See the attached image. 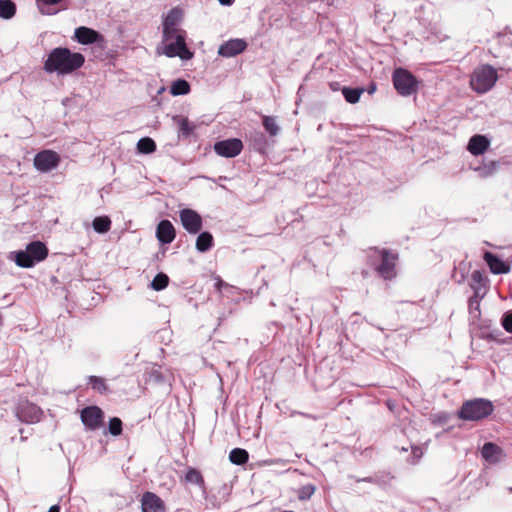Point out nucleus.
<instances>
[{
  "instance_id": "1",
  "label": "nucleus",
  "mask_w": 512,
  "mask_h": 512,
  "mask_svg": "<svg viewBox=\"0 0 512 512\" xmlns=\"http://www.w3.org/2000/svg\"><path fill=\"white\" fill-rule=\"evenodd\" d=\"M181 21V12L178 9H172L168 12L163 21V33L166 38L177 37V43H168L163 48V53L169 57H180L182 60H190L193 53L187 48L185 39L186 32L179 27Z\"/></svg>"
},
{
  "instance_id": "2",
  "label": "nucleus",
  "mask_w": 512,
  "mask_h": 512,
  "mask_svg": "<svg viewBox=\"0 0 512 512\" xmlns=\"http://www.w3.org/2000/svg\"><path fill=\"white\" fill-rule=\"evenodd\" d=\"M85 58L81 53L72 52L68 48H54L44 62V70L48 73L70 74L81 68Z\"/></svg>"
},
{
  "instance_id": "3",
  "label": "nucleus",
  "mask_w": 512,
  "mask_h": 512,
  "mask_svg": "<svg viewBox=\"0 0 512 512\" xmlns=\"http://www.w3.org/2000/svg\"><path fill=\"white\" fill-rule=\"evenodd\" d=\"M397 261L398 254L390 250L378 247L368 249V264L384 280H392L397 276Z\"/></svg>"
},
{
  "instance_id": "4",
  "label": "nucleus",
  "mask_w": 512,
  "mask_h": 512,
  "mask_svg": "<svg viewBox=\"0 0 512 512\" xmlns=\"http://www.w3.org/2000/svg\"><path fill=\"white\" fill-rule=\"evenodd\" d=\"M49 250L41 241L30 242L25 250L16 251L14 253V261L17 266L22 268H31L35 263L45 260Z\"/></svg>"
},
{
  "instance_id": "5",
  "label": "nucleus",
  "mask_w": 512,
  "mask_h": 512,
  "mask_svg": "<svg viewBox=\"0 0 512 512\" xmlns=\"http://www.w3.org/2000/svg\"><path fill=\"white\" fill-rule=\"evenodd\" d=\"M498 80L497 70L488 64L478 66L470 77V87L478 94L488 92Z\"/></svg>"
},
{
  "instance_id": "6",
  "label": "nucleus",
  "mask_w": 512,
  "mask_h": 512,
  "mask_svg": "<svg viewBox=\"0 0 512 512\" xmlns=\"http://www.w3.org/2000/svg\"><path fill=\"white\" fill-rule=\"evenodd\" d=\"M494 406L491 401L478 398L465 401L458 412L459 418L469 421H479L492 414Z\"/></svg>"
},
{
  "instance_id": "7",
  "label": "nucleus",
  "mask_w": 512,
  "mask_h": 512,
  "mask_svg": "<svg viewBox=\"0 0 512 512\" xmlns=\"http://www.w3.org/2000/svg\"><path fill=\"white\" fill-rule=\"evenodd\" d=\"M392 80L394 88L401 96H410L418 91V81L416 77L404 68L395 69Z\"/></svg>"
},
{
  "instance_id": "8",
  "label": "nucleus",
  "mask_w": 512,
  "mask_h": 512,
  "mask_svg": "<svg viewBox=\"0 0 512 512\" xmlns=\"http://www.w3.org/2000/svg\"><path fill=\"white\" fill-rule=\"evenodd\" d=\"M80 418L87 429L95 431L103 426L104 412L98 406H88L81 410Z\"/></svg>"
},
{
  "instance_id": "9",
  "label": "nucleus",
  "mask_w": 512,
  "mask_h": 512,
  "mask_svg": "<svg viewBox=\"0 0 512 512\" xmlns=\"http://www.w3.org/2000/svg\"><path fill=\"white\" fill-rule=\"evenodd\" d=\"M16 415L21 422L35 423L40 421L43 412L36 404L23 400L17 406Z\"/></svg>"
},
{
  "instance_id": "10",
  "label": "nucleus",
  "mask_w": 512,
  "mask_h": 512,
  "mask_svg": "<svg viewBox=\"0 0 512 512\" xmlns=\"http://www.w3.org/2000/svg\"><path fill=\"white\" fill-rule=\"evenodd\" d=\"M243 150V143L238 138H231L218 141L214 144V151L217 155L233 158L238 156Z\"/></svg>"
},
{
  "instance_id": "11",
  "label": "nucleus",
  "mask_w": 512,
  "mask_h": 512,
  "mask_svg": "<svg viewBox=\"0 0 512 512\" xmlns=\"http://www.w3.org/2000/svg\"><path fill=\"white\" fill-rule=\"evenodd\" d=\"M60 163V156L52 150H43L36 154L34 166L40 172H48Z\"/></svg>"
},
{
  "instance_id": "12",
  "label": "nucleus",
  "mask_w": 512,
  "mask_h": 512,
  "mask_svg": "<svg viewBox=\"0 0 512 512\" xmlns=\"http://www.w3.org/2000/svg\"><path fill=\"white\" fill-rule=\"evenodd\" d=\"M181 223L184 229L190 234H197L202 229V218L194 210L186 208L179 213Z\"/></svg>"
},
{
  "instance_id": "13",
  "label": "nucleus",
  "mask_w": 512,
  "mask_h": 512,
  "mask_svg": "<svg viewBox=\"0 0 512 512\" xmlns=\"http://www.w3.org/2000/svg\"><path fill=\"white\" fill-rule=\"evenodd\" d=\"M142 512H166L164 501L155 493L147 491L141 498Z\"/></svg>"
},
{
  "instance_id": "14",
  "label": "nucleus",
  "mask_w": 512,
  "mask_h": 512,
  "mask_svg": "<svg viewBox=\"0 0 512 512\" xmlns=\"http://www.w3.org/2000/svg\"><path fill=\"white\" fill-rule=\"evenodd\" d=\"M74 38L77 42L83 45H89L93 43L103 42L104 37L98 31L88 28L85 26H80L75 29Z\"/></svg>"
},
{
  "instance_id": "15",
  "label": "nucleus",
  "mask_w": 512,
  "mask_h": 512,
  "mask_svg": "<svg viewBox=\"0 0 512 512\" xmlns=\"http://www.w3.org/2000/svg\"><path fill=\"white\" fill-rule=\"evenodd\" d=\"M247 47L243 39H231L219 47L218 54L223 57H233L242 53Z\"/></svg>"
},
{
  "instance_id": "16",
  "label": "nucleus",
  "mask_w": 512,
  "mask_h": 512,
  "mask_svg": "<svg viewBox=\"0 0 512 512\" xmlns=\"http://www.w3.org/2000/svg\"><path fill=\"white\" fill-rule=\"evenodd\" d=\"M156 237L162 244L172 243L176 237V231L173 224L169 220L160 221L157 225Z\"/></svg>"
},
{
  "instance_id": "17",
  "label": "nucleus",
  "mask_w": 512,
  "mask_h": 512,
  "mask_svg": "<svg viewBox=\"0 0 512 512\" xmlns=\"http://www.w3.org/2000/svg\"><path fill=\"white\" fill-rule=\"evenodd\" d=\"M483 259L493 274H506L510 271V266L507 263L489 251L484 253Z\"/></svg>"
},
{
  "instance_id": "18",
  "label": "nucleus",
  "mask_w": 512,
  "mask_h": 512,
  "mask_svg": "<svg viewBox=\"0 0 512 512\" xmlns=\"http://www.w3.org/2000/svg\"><path fill=\"white\" fill-rule=\"evenodd\" d=\"M489 146V139L484 135L477 134L470 138L467 149L472 155L478 156L485 153Z\"/></svg>"
},
{
  "instance_id": "19",
  "label": "nucleus",
  "mask_w": 512,
  "mask_h": 512,
  "mask_svg": "<svg viewBox=\"0 0 512 512\" xmlns=\"http://www.w3.org/2000/svg\"><path fill=\"white\" fill-rule=\"evenodd\" d=\"M502 453L503 451L501 447L492 442L485 443L481 450L482 457L490 463L498 462L502 456Z\"/></svg>"
},
{
  "instance_id": "20",
  "label": "nucleus",
  "mask_w": 512,
  "mask_h": 512,
  "mask_svg": "<svg viewBox=\"0 0 512 512\" xmlns=\"http://www.w3.org/2000/svg\"><path fill=\"white\" fill-rule=\"evenodd\" d=\"M488 282V278L480 270H474L472 272L470 286L474 293H476V289H479V294L484 295Z\"/></svg>"
},
{
  "instance_id": "21",
  "label": "nucleus",
  "mask_w": 512,
  "mask_h": 512,
  "mask_svg": "<svg viewBox=\"0 0 512 512\" xmlns=\"http://www.w3.org/2000/svg\"><path fill=\"white\" fill-rule=\"evenodd\" d=\"M214 244L213 236L210 232H202L196 240V249L199 252H206L212 248Z\"/></svg>"
},
{
  "instance_id": "22",
  "label": "nucleus",
  "mask_w": 512,
  "mask_h": 512,
  "mask_svg": "<svg viewBox=\"0 0 512 512\" xmlns=\"http://www.w3.org/2000/svg\"><path fill=\"white\" fill-rule=\"evenodd\" d=\"M249 454L245 449L234 448L229 453V460L236 465H244L248 462Z\"/></svg>"
},
{
  "instance_id": "23",
  "label": "nucleus",
  "mask_w": 512,
  "mask_h": 512,
  "mask_svg": "<svg viewBox=\"0 0 512 512\" xmlns=\"http://www.w3.org/2000/svg\"><path fill=\"white\" fill-rule=\"evenodd\" d=\"M173 120L178 125L179 132L181 135L188 137L192 134L194 130V125L190 123L187 117L175 116Z\"/></svg>"
},
{
  "instance_id": "24",
  "label": "nucleus",
  "mask_w": 512,
  "mask_h": 512,
  "mask_svg": "<svg viewBox=\"0 0 512 512\" xmlns=\"http://www.w3.org/2000/svg\"><path fill=\"white\" fill-rule=\"evenodd\" d=\"M93 229L98 233H106L111 228V220L108 216H99L92 222Z\"/></svg>"
},
{
  "instance_id": "25",
  "label": "nucleus",
  "mask_w": 512,
  "mask_h": 512,
  "mask_svg": "<svg viewBox=\"0 0 512 512\" xmlns=\"http://www.w3.org/2000/svg\"><path fill=\"white\" fill-rule=\"evenodd\" d=\"M137 150L142 154H150L156 150V143L150 137H143L137 143Z\"/></svg>"
},
{
  "instance_id": "26",
  "label": "nucleus",
  "mask_w": 512,
  "mask_h": 512,
  "mask_svg": "<svg viewBox=\"0 0 512 512\" xmlns=\"http://www.w3.org/2000/svg\"><path fill=\"white\" fill-rule=\"evenodd\" d=\"M16 13V6L11 0H0V17L4 19L12 18Z\"/></svg>"
},
{
  "instance_id": "27",
  "label": "nucleus",
  "mask_w": 512,
  "mask_h": 512,
  "mask_svg": "<svg viewBox=\"0 0 512 512\" xmlns=\"http://www.w3.org/2000/svg\"><path fill=\"white\" fill-rule=\"evenodd\" d=\"M190 91V85L186 80L179 79L172 83L170 93L174 96L186 95Z\"/></svg>"
},
{
  "instance_id": "28",
  "label": "nucleus",
  "mask_w": 512,
  "mask_h": 512,
  "mask_svg": "<svg viewBox=\"0 0 512 512\" xmlns=\"http://www.w3.org/2000/svg\"><path fill=\"white\" fill-rule=\"evenodd\" d=\"M185 482L196 484L198 486H204V478L201 474V472L195 468H188L186 474H185Z\"/></svg>"
},
{
  "instance_id": "29",
  "label": "nucleus",
  "mask_w": 512,
  "mask_h": 512,
  "mask_svg": "<svg viewBox=\"0 0 512 512\" xmlns=\"http://www.w3.org/2000/svg\"><path fill=\"white\" fill-rule=\"evenodd\" d=\"M362 93H363V89H361V88L344 87L342 89V94H343L345 100L351 104L357 103L359 101Z\"/></svg>"
},
{
  "instance_id": "30",
  "label": "nucleus",
  "mask_w": 512,
  "mask_h": 512,
  "mask_svg": "<svg viewBox=\"0 0 512 512\" xmlns=\"http://www.w3.org/2000/svg\"><path fill=\"white\" fill-rule=\"evenodd\" d=\"M262 124L266 132L270 136H276L279 132V126L276 123V119L272 116H263Z\"/></svg>"
},
{
  "instance_id": "31",
  "label": "nucleus",
  "mask_w": 512,
  "mask_h": 512,
  "mask_svg": "<svg viewBox=\"0 0 512 512\" xmlns=\"http://www.w3.org/2000/svg\"><path fill=\"white\" fill-rule=\"evenodd\" d=\"M499 167V163L497 161H489L484 162L482 166L477 168V171L480 172L481 176L488 177L493 175Z\"/></svg>"
},
{
  "instance_id": "32",
  "label": "nucleus",
  "mask_w": 512,
  "mask_h": 512,
  "mask_svg": "<svg viewBox=\"0 0 512 512\" xmlns=\"http://www.w3.org/2000/svg\"><path fill=\"white\" fill-rule=\"evenodd\" d=\"M169 284V277L164 273H158L151 282V287L155 291L165 289Z\"/></svg>"
},
{
  "instance_id": "33",
  "label": "nucleus",
  "mask_w": 512,
  "mask_h": 512,
  "mask_svg": "<svg viewBox=\"0 0 512 512\" xmlns=\"http://www.w3.org/2000/svg\"><path fill=\"white\" fill-rule=\"evenodd\" d=\"M89 384L92 386V388L99 393H106L108 390L107 384L105 382V379L98 377V376H90Z\"/></svg>"
},
{
  "instance_id": "34",
  "label": "nucleus",
  "mask_w": 512,
  "mask_h": 512,
  "mask_svg": "<svg viewBox=\"0 0 512 512\" xmlns=\"http://www.w3.org/2000/svg\"><path fill=\"white\" fill-rule=\"evenodd\" d=\"M109 433L113 436H119L121 435L123 428H122V421L118 417H113L109 421Z\"/></svg>"
},
{
  "instance_id": "35",
  "label": "nucleus",
  "mask_w": 512,
  "mask_h": 512,
  "mask_svg": "<svg viewBox=\"0 0 512 512\" xmlns=\"http://www.w3.org/2000/svg\"><path fill=\"white\" fill-rule=\"evenodd\" d=\"M315 490L316 488L313 484L304 485L298 490V498L300 500H308L315 493Z\"/></svg>"
},
{
  "instance_id": "36",
  "label": "nucleus",
  "mask_w": 512,
  "mask_h": 512,
  "mask_svg": "<svg viewBox=\"0 0 512 512\" xmlns=\"http://www.w3.org/2000/svg\"><path fill=\"white\" fill-rule=\"evenodd\" d=\"M483 296V294H479V289H476V293H474L468 301L470 312H473L474 310L480 312V300Z\"/></svg>"
},
{
  "instance_id": "37",
  "label": "nucleus",
  "mask_w": 512,
  "mask_h": 512,
  "mask_svg": "<svg viewBox=\"0 0 512 512\" xmlns=\"http://www.w3.org/2000/svg\"><path fill=\"white\" fill-rule=\"evenodd\" d=\"M501 324L508 333H512V311H508L503 315Z\"/></svg>"
},
{
  "instance_id": "38",
  "label": "nucleus",
  "mask_w": 512,
  "mask_h": 512,
  "mask_svg": "<svg viewBox=\"0 0 512 512\" xmlns=\"http://www.w3.org/2000/svg\"><path fill=\"white\" fill-rule=\"evenodd\" d=\"M162 42L164 43V46L168 43H177V37L176 36H171L169 38H166L165 37V34L163 33L162 35Z\"/></svg>"
},
{
  "instance_id": "39",
  "label": "nucleus",
  "mask_w": 512,
  "mask_h": 512,
  "mask_svg": "<svg viewBox=\"0 0 512 512\" xmlns=\"http://www.w3.org/2000/svg\"><path fill=\"white\" fill-rule=\"evenodd\" d=\"M227 284L220 278V277H217L216 278V282H215V288L217 289V291H221L222 287L226 286Z\"/></svg>"
},
{
  "instance_id": "40",
  "label": "nucleus",
  "mask_w": 512,
  "mask_h": 512,
  "mask_svg": "<svg viewBox=\"0 0 512 512\" xmlns=\"http://www.w3.org/2000/svg\"><path fill=\"white\" fill-rule=\"evenodd\" d=\"M40 3H43L45 5H56L60 3L62 0H37Z\"/></svg>"
},
{
  "instance_id": "41",
  "label": "nucleus",
  "mask_w": 512,
  "mask_h": 512,
  "mask_svg": "<svg viewBox=\"0 0 512 512\" xmlns=\"http://www.w3.org/2000/svg\"><path fill=\"white\" fill-rule=\"evenodd\" d=\"M222 5H232L235 0H218Z\"/></svg>"
},
{
  "instance_id": "42",
  "label": "nucleus",
  "mask_w": 512,
  "mask_h": 512,
  "mask_svg": "<svg viewBox=\"0 0 512 512\" xmlns=\"http://www.w3.org/2000/svg\"><path fill=\"white\" fill-rule=\"evenodd\" d=\"M48 512H60V507L58 505H53L49 508Z\"/></svg>"
}]
</instances>
